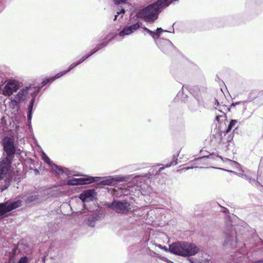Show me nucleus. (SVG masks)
<instances>
[{"label":"nucleus","instance_id":"obj_2","mask_svg":"<svg viewBox=\"0 0 263 263\" xmlns=\"http://www.w3.org/2000/svg\"><path fill=\"white\" fill-rule=\"evenodd\" d=\"M4 149L6 152L8 157L0 162V179L4 177H11V161L10 158L15 152L14 143L12 139L5 137L3 140Z\"/></svg>","mask_w":263,"mask_h":263},{"label":"nucleus","instance_id":"obj_6","mask_svg":"<svg viewBox=\"0 0 263 263\" xmlns=\"http://www.w3.org/2000/svg\"><path fill=\"white\" fill-rule=\"evenodd\" d=\"M108 206L117 213L126 214L130 210V204L126 200L122 201L115 200Z\"/></svg>","mask_w":263,"mask_h":263},{"label":"nucleus","instance_id":"obj_19","mask_svg":"<svg viewBox=\"0 0 263 263\" xmlns=\"http://www.w3.org/2000/svg\"><path fill=\"white\" fill-rule=\"evenodd\" d=\"M62 76H63V74L58 73V74H57L54 77H50V78H46V79H44L43 81V82L42 83V85L43 86H45L48 82H50L51 83V82H53V81H54L55 80H56L57 79H58V78H60Z\"/></svg>","mask_w":263,"mask_h":263},{"label":"nucleus","instance_id":"obj_3","mask_svg":"<svg viewBox=\"0 0 263 263\" xmlns=\"http://www.w3.org/2000/svg\"><path fill=\"white\" fill-rule=\"evenodd\" d=\"M163 32H167V31L163 30L161 28H158L156 32L152 31L149 29L147 31V32L154 39L158 46L162 51L165 52L172 48V44L171 41L168 40L159 39L161 34Z\"/></svg>","mask_w":263,"mask_h":263},{"label":"nucleus","instance_id":"obj_13","mask_svg":"<svg viewBox=\"0 0 263 263\" xmlns=\"http://www.w3.org/2000/svg\"><path fill=\"white\" fill-rule=\"evenodd\" d=\"M215 104H217V106L215 107L216 109L220 112V115H217L216 116V120L218 122L220 121V118H226L225 112L228 110V107L227 106L225 105H220L219 103L217 101V100H215Z\"/></svg>","mask_w":263,"mask_h":263},{"label":"nucleus","instance_id":"obj_11","mask_svg":"<svg viewBox=\"0 0 263 263\" xmlns=\"http://www.w3.org/2000/svg\"><path fill=\"white\" fill-rule=\"evenodd\" d=\"M140 24L139 22H137L132 25L126 26L118 33V35L123 38L125 36L128 35L138 30Z\"/></svg>","mask_w":263,"mask_h":263},{"label":"nucleus","instance_id":"obj_18","mask_svg":"<svg viewBox=\"0 0 263 263\" xmlns=\"http://www.w3.org/2000/svg\"><path fill=\"white\" fill-rule=\"evenodd\" d=\"M219 136H220V142L222 143L230 142L233 139L232 134H229V132H227V130L221 132Z\"/></svg>","mask_w":263,"mask_h":263},{"label":"nucleus","instance_id":"obj_5","mask_svg":"<svg viewBox=\"0 0 263 263\" xmlns=\"http://www.w3.org/2000/svg\"><path fill=\"white\" fill-rule=\"evenodd\" d=\"M224 240L223 246L228 249H241L245 247L243 243L238 242L236 232L231 231L230 233L224 232Z\"/></svg>","mask_w":263,"mask_h":263},{"label":"nucleus","instance_id":"obj_22","mask_svg":"<svg viewBox=\"0 0 263 263\" xmlns=\"http://www.w3.org/2000/svg\"><path fill=\"white\" fill-rule=\"evenodd\" d=\"M97 217H92L90 219L87 220L86 223L90 227H94L95 224V221L97 220Z\"/></svg>","mask_w":263,"mask_h":263},{"label":"nucleus","instance_id":"obj_24","mask_svg":"<svg viewBox=\"0 0 263 263\" xmlns=\"http://www.w3.org/2000/svg\"><path fill=\"white\" fill-rule=\"evenodd\" d=\"M206 159V157H200V158H198L195 159L194 161L197 164H199V163L201 162L203 160H204Z\"/></svg>","mask_w":263,"mask_h":263},{"label":"nucleus","instance_id":"obj_37","mask_svg":"<svg viewBox=\"0 0 263 263\" xmlns=\"http://www.w3.org/2000/svg\"><path fill=\"white\" fill-rule=\"evenodd\" d=\"M182 90H183V89H184V86H183V87H182Z\"/></svg>","mask_w":263,"mask_h":263},{"label":"nucleus","instance_id":"obj_26","mask_svg":"<svg viewBox=\"0 0 263 263\" xmlns=\"http://www.w3.org/2000/svg\"><path fill=\"white\" fill-rule=\"evenodd\" d=\"M125 13V10L124 9H122L119 12H117V14L115 15V18H114V20H117V16L118 15L120 14V13H123L124 14Z\"/></svg>","mask_w":263,"mask_h":263},{"label":"nucleus","instance_id":"obj_4","mask_svg":"<svg viewBox=\"0 0 263 263\" xmlns=\"http://www.w3.org/2000/svg\"><path fill=\"white\" fill-rule=\"evenodd\" d=\"M41 158L46 163L51 166L52 172L59 176V177L61 179H65L70 177L72 175L70 171L67 168L63 167L61 166H58L53 163L50 158L43 152L42 153Z\"/></svg>","mask_w":263,"mask_h":263},{"label":"nucleus","instance_id":"obj_31","mask_svg":"<svg viewBox=\"0 0 263 263\" xmlns=\"http://www.w3.org/2000/svg\"><path fill=\"white\" fill-rule=\"evenodd\" d=\"M64 194H65L64 192L59 191L56 194V195L57 196H62V195H64Z\"/></svg>","mask_w":263,"mask_h":263},{"label":"nucleus","instance_id":"obj_16","mask_svg":"<svg viewBox=\"0 0 263 263\" xmlns=\"http://www.w3.org/2000/svg\"><path fill=\"white\" fill-rule=\"evenodd\" d=\"M128 189H127L125 188V186L124 187H117L116 186L114 189V195L116 197H120L122 195L126 196L127 195L132 191V187H129Z\"/></svg>","mask_w":263,"mask_h":263},{"label":"nucleus","instance_id":"obj_27","mask_svg":"<svg viewBox=\"0 0 263 263\" xmlns=\"http://www.w3.org/2000/svg\"><path fill=\"white\" fill-rule=\"evenodd\" d=\"M160 249L163 250L165 251H169V249H168L166 247H163L160 245L157 246Z\"/></svg>","mask_w":263,"mask_h":263},{"label":"nucleus","instance_id":"obj_30","mask_svg":"<svg viewBox=\"0 0 263 263\" xmlns=\"http://www.w3.org/2000/svg\"><path fill=\"white\" fill-rule=\"evenodd\" d=\"M176 164H177V162L176 161L175 162H172L171 163L166 164L165 167H170L171 165H176Z\"/></svg>","mask_w":263,"mask_h":263},{"label":"nucleus","instance_id":"obj_17","mask_svg":"<svg viewBox=\"0 0 263 263\" xmlns=\"http://www.w3.org/2000/svg\"><path fill=\"white\" fill-rule=\"evenodd\" d=\"M185 252L186 256H193L199 252V249L195 245L186 242Z\"/></svg>","mask_w":263,"mask_h":263},{"label":"nucleus","instance_id":"obj_21","mask_svg":"<svg viewBox=\"0 0 263 263\" xmlns=\"http://www.w3.org/2000/svg\"><path fill=\"white\" fill-rule=\"evenodd\" d=\"M33 102H34V100L32 99L31 100V102L30 103L29 106V111H28V115H27V118H28V120L29 121H31V118H32L31 111H32V109Z\"/></svg>","mask_w":263,"mask_h":263},{"label":"nucleus","instance_id":"obj_8","mask_svg":"<svg viewBox=\"0 0 263 263\" xmlns=\"http://www.w3.org/2000/svg\"><path fill=\"white\" fill-rule=\"evenodd\" d=\"M107 41H104L102 43H101L100 45L97 46L95 49H94L92 51H91L90 53L88 54L83 56L81 60L77 62V63H72L69 67L68 69L66 70H65L63 72H61L59 73L63 74V76L64 75L65 73H67L69 71H70L71 69H72L73 68H74L77 65H79L81 63H82L83 61H84L86 59L90 57L92 54L95 53L96 52H97L99 49H101L102 47L105 46L107 44Z\"/></svg>","mask_w":263,"mask_h":263},{"label":"nucleus","instance_id":"obj_25","mask_svg":"<svg viewBox=\"0 0 263 263\" xmlns=\"http://www.w3.org/2000/svg\"><path fill=\"white\" fill-rule=\"evenodd\" d=\"M27 261V258L26 257H23L20 258L18 263H26Z\"/></svg>","mask_w":263,"mask_h":263},{"label":"nucleus","instance_id":"obj_20","mask_svg":"<svg viewBox=\"0 0 263 263\" xmlns=\"http://www.w3.org/2000/svg\"><path fill=\"white\" fill-rule=\"evenodd\" d=\"M238 121L236 120H232L227 129V132H230L233 128H236V125Z\"/></svg>","mask_w":263,"mask_h":263},{"label":"nucleus","instance_id":"obj_7","mask_svg":"<svg viewBox=\"0 0 263 263\" xmlns=\"http://www.w3.org/2000/svg\"><path fill=\"white\" fill-rule=\"evenodd\" d=\"M186 242H175L169 246V252L182 256H186L185 252Z\"/></svg>","mask_w":263,"mask_h":263},{"label":"nucleus","instance_id":"obj_15","mask_svg":"<svg viewBox=\"0 0 263 263\" xmlns=\"http://www.w3.org/2000/svg\"><path fill=\"white\" fill-rule=\"evenodd\" d=\"M126 179V177L123 176H115L113 177H109L108 178L105 179L102 181L103 184L104 185H113L116 183V182L118 181H124Z\"/></svg>","mask_w":263,"mask_h":263},{"label":"nucleus","instance_id":"obj_9","mask_svg":"<svg viewBox=\"0 0 263 263\" xmlns=\"http://www.w3.org/2000/svg\"><path fill=\"white\" fill-rule=\"evenodd\" d=\"M21 204V200H17L13 202H6L0 203V216H3L7 212L20 206Z\"/></svg>","mask_w":263,"mask_h":263},{"label":"nucleus","instance_id":"obj_14","mask_svg":"<svg viewBox=\"0 0 263 263\" xmlns=\"http://www.w3.org/2000/svg\"><path fill=\"white\" fill-rule=\"evenodd\" d=\"M96 193L93 190H88L80 195L79 198L83 202H88L93 200Z\"/></svg>","mask_w":263,"mask_h":263},{"label":"nucleus","instance_id":"obj_10","mask_svg":"<svg viewBox=\"0 0 263 263\" xmlns=\"http://www.w3.org/2000/svg\"><path fill=\"white\" fill-rule=\"evenodd\" d=\"M94 181H95V178L87 176L82 178L69 179L67 180L66 184L69 185H84Z\"/></svg>","mask_w":263,"mask_h":263},{"label":"nucleus","instance_id":"obj_12","mask_svg":"<svg viewBox=\"0 0 263 263\" xmlns=\"http://www.w3.org/2000/svg\"><path fill=\"white\" fill-rule=\"evenodd\" d=\"M236 174L239 177L248 180L250 183L255 184H257L255 180V173L249 170H245L242 171L241 173H239Z\"/></svg>","mask_w":263,"mask_h":263},{"label":"nucleus","instance_id":"obj_36","mask_svg":"<svg viewBox=\"0 0 263 263\" xmlns=\"http://www.w3.org/2000/svg\"><path fill=\"white\" fill-rule=\"evenodd\" d=\"M164 168V167H162L160 168L159 171L162 170Z\"/></svg>","mask_w":263,"mask_h":263},{"label":"nucleus","instance_id":"obj_33","mask_svg":"<svg viewBox=\"0 0 263 263\" xmlns=\"http://www.w3.org/2000/svg\"><path fill=\"white\" fill-rule=\"evenodd\" d=\"M254 263H263V260H259L255 261Z\"/></svg>","mask_w":263,"mask_h":263},{"label":"nucleus","instance_id":"obj_23","mask_svg":"<svg viewBox=\"0 0 263 263\" xmlns=\"http://www.w3.org/2000/svg\"><path fill=\"white\" fill-rule=\"evenodd\" d=\"M37 199V196L32 195V196H31L30 197H29L26 201H27V202L29 203V202L34 201Z\"/></svg>","mask_w":263,"mask_h":263},{"label":"nucleus","instance_id":"obj_38","mask_svg":"<svg viewBox=\"0 0 263 263\" xmlns=\"http://www.w3.org/2000/svg\"><path fill=\"white\" fill-rule=\"evenodd\" d=\"M180 95V92H179V93H178V96H179Z\"/></svg>","mask_w":263,"mask_h":263},{"label":"nucleus","instance_id":"obj_28","mask_svg":"<svg viewBox=\"0 0 263 263\" xmlns=\"http://www.w3.org/2000/svg\"><path fill=\"white\" fill-rule=\"evenodd\" d=\"M127 0H114V2L116 4L124 3Z\"/></svg>","mask_w":263,"mask_h":263},{"label":"nucleus","instance_id":"obj_34","mask_svg":"<svg viewBox=\"0 0 263 263\" xmlns=\"http://www.w3.org/2000/svg\"><path fill=\"white\" fill-rule=\"evenodd\" d=\"M143 30H145L146 31H147V30H148V29L146 28V27H143Z\"/></svg>","mask_w":263,"mask_h":263},{"label":"nucleus","instance_id":"obj_29","mask_svg":"<svg viewBox=\"0 0 263 263\" xmlns=\"http://www.w3.org/2000/svg\"><path fill=\"white\" fill-rule=\"evenodd\" d=\"M161 258L165 262H167V263H174L173 261H171L170 260L168 259L166 257H162Z\"/></svg>","mask_w":263,"mask_h":263},{"label":"nucleus","instance_id":"obj_35","mask_svg":"<svg viewBox=\"0 0 263 263\" xmlns=\"http://www.w3.org/2000/svg\"><path fill=\"white\" fill-rule=\"evenodd\" d=\"M239 103V102H236L235 104H233V105H237V104H238Z\"/></svg>","mask_w":263,"mask_h":263},{"label":"nucleus","instance_id":"obj_1","mask_svg":"<svg viewBox=\"0 0 263 263\" xmlns=\"http://www.w3.org/2000/svg\"><path fill=\"white\" fill-rule=\"evenodd\" d=\"M22 87V83L14 79L8 80L3 87L1 88L2 93L8 97L10 101V106L15 108L25 100L31 88L30 87Z\"/></svg>","mask_w":263,"mask_h":263},{"label":"nucleus","instance_id":"obj_32","mask_svg":"<svg viewBox=\"0 0 263 263\" xmlns=\"http://www.w3.org/2000/svg\"><path fill=\"white\" fill-rule=\"evenodd\" d=\"M194 167L192 166H190V167H186V168H183V170H187L188 169H190V168H194Z\"/></svg>","mask_w":263,"mask_h":263}]
</instances>
